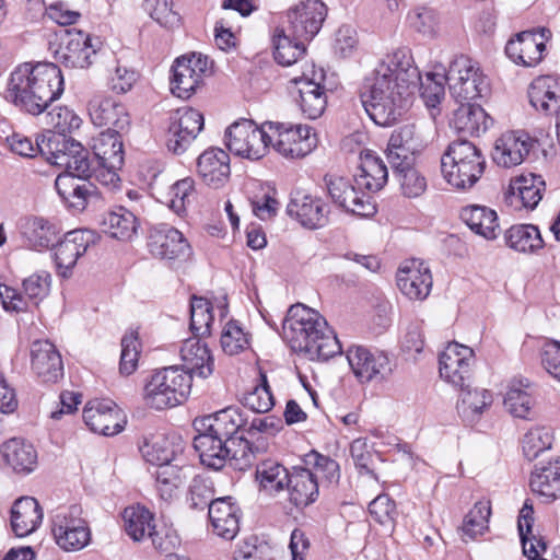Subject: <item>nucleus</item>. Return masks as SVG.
Listing matches in <instances>:
<instances>
[{
  "instance_id": "28",
  "label": "nucleus",
  "mask_w": 560,
  "mask_h": 560,
  "mask_svg": "<svg viewBox=\"0 0 560 560\" xmlns=\"http://www.w3.org/2000/svg\"><path fill=\"white\" fill-rule=\"evenodd\" d=\"M183 369L191 376L207 378L214 371V359L208 345L198 336L186 339L179 350Z\"/></svg>"
},
{
  "instance_id": "35",
  "label": "nucleus",
  "mask_w": 560,
  "mask_h": 560,
  "mask_svg": "<svg viewBox=\"0 0 560 560\" xmlns=\"http://www.w3.org/2000/svg\"><path fill=\"white\" fill-rule=\"evenodd\" d=\"M139 450L143 459L158 468L178 462L182 454L180 444L164 434L145 438Z\"/></svg>"
},
{
  "instance_id": "37",
  "label": "nucleus",
  "mask_w": 560,
  "mask_h": 560,
  "mask_svg": "<svg viewBox=\"0 0 560 560\" xmlns=\"http://www.w3.org/2000/svg\"><path fill=\"white\" fill-rule=\"evenodd\" d=\"M100 225L105 234L126 242L131 241L137 234L139 222L133 212L120 206L105 212Z\"/></svg>"
},
{
  "instance_id": "48",
  "label": "nucleus",
  "mask_w": 560,
  "mask_h": 560,
  "mask_svg": "<svg viewBox=\"0 0 560 560\" xmlns=\"http://www.w3.org/2000/svg\"><path fill=\"white\" fill-rule=\"evenodd\" d=\"M304 39H298L291 32L277 27L273 34L275 59L282 66L295 63L306 51Z\"/></svg>"
},
{
  "instance_id": "50",
  "label": "nucleus",
  "mask_w": 560,
  "mask_h": 560,
  "mask_svg": "<svg viewBox=\"0 0 560 560\" xmlns=\"http://www.w3.org/2000/svg\"><path fill=\"white\" fill-rule=\"evenodd\" d=\"M43 154L54 165L66 167L73 153L80 150V142L67 135H48L43 145Z\"/></svg>"
},
{
  "instance_id": "29",
  "label": "nucleus",
  "mask_w": 560,
  "mask_h": 560,
  "mask_svg": "<svg viewBox=\"0 0 560 560\" xmlns=\"http://www.w3.org/2000/svg\"><path fill=\"white\" fill-rule=\"evenodd\" d=\"M32 369L44 382H56L63 373L61 355L48 340H36L32 345Z\"/></svg>"
},
{
  "instance_id": "53",
  "label": "nucleus",
  "mask_w": 560,
  "mask_h": 560,
  "mask_svg": "<svg viewBox=\"0 0 560 560\" xmlns=\"http://www.w3.org/2000/svg\"><path fill=\"white\" fill-rule=\"evenodd\" d=\"M241 402L243 406L258 413L268 412L273 407V396L265 373H259L258 383L244 393Z\"/></svg>"
},
{
  "instance_id": "63",
  "label": "nucleus",
  "mask_w": 560,
  "mask_h": 560,
  "mask_svg": "<svg viewBox=\"0 0 560 560\" xmlns=\"http://www.w3.org/2000/svg\"><path fill=\"white\" fill-rule=\"evenodd\" d=\"M401 194L407 198H418L427 190V179L415 166L395 175Z\"/></svg>"
},
{
  "instance_id": "4",
  "label": "nucleus",
  "mask_w": 560,
  "mask_h": 560,
  "mask_svg": "<svg viewBox=\"0 0 560 560\" xmlns=\"http://www.w3.org/2000/svg\"><path fill=\"white\" fill-rule=\"evenodd\" d=\"M485 167L481 151L467 140L453 141L441 158L443 177L456 189L471 188L482 176Z\"/></svg>"
},
{
  "instance_id": "17",
  "label": "nucleus",
  "mask_w": 560,
  "mask_h": 560,
  "mask_svg": "<svg viewBox=\"0 0 560 560\" xmlns=\"http://www.w3.org/2000/svg\"><path fill=\"white\" fill-rule=\"evenodd\" d=\"M246 424L241 410L236 407H228L213 415L197 418L194 421V428L197 432L217 435L228 441V445H236L237 447L240 440H246L242 435L237 436V433Z\"/></svg>"
},
{
  "instance_id": "14",
  "label": "nucleus",
  "mask_w": 560,
  "mask_h": 560,
  "mask_svg": "<svg viewBox=\"0 0 560 560\" xmlns=\"http://www.w3.org/2000/svg\"><path fill=\"white\" fill-rule=\"evenodd\" d=\"M202 114L194 108L184 107L171 117L166 132L167 150L174 154L184 153L203 129Z\"/></svg>"
},
{
  "instance_id": "64",
  "label": "nucleus",
  "mask_w": 560,
  "mask_h": 560,
  "mask_svg": "<svg viewBox=\"0 0 560 560\" xmlns=\"http://www.w3.org/2000/svg\"><path fill=\"white\" fill-rule=\"evenodd\" d=\"M532 396L520 387L512 385L504 398V406L516 418L527 419L533 407Z\"/></svg>"
},
{
  "instance_id": "3",
  "label": "nucleus",
  "mask_w": 560,
  "mask_h": 560,
  "mask_svg": "<svg viewBox=\"0 0 560 560\" xmlns=\"http://www.w3.org/2000/svg\"><path fill=\"white\" fill-rule=\"evenodd\" d=\"M283 329L292 350L310 360L326 361L341 352L339 340L325 317L303 304L290 307Z\"/></svg>"
},
{
  "instance_id": "38",
  "label": "nucleus",
  "mask_w": 560,
  "mask_h": 560,
  "mask_svg": "<svg viewBox=\"0 0 560 560\" xmlns=\"http://www.w3.org/2000/svg\"><path fill=\"white\" fill-rule=\"evenodd\" d=\"M545 44L537 42L535 34L523 32L508 42L505 52L517 65L534 67L542 59Z\"/></svg>"
},
{
  "instance_id": "27",
  "label": "nucleus",
  "mask_w": 560,
  "mask_h": 560,
  "mask_svg": "<svg viewBox=\"0 0 560 560\" xmlns=\"http://www.w3.org/2000/svg\"><path fill=\"white\" fill-rule=\"evenodd\" d=\"M290 217L307 229H319L328 222L329 207L317 197L298 192L287 207Z\"/></svg>"
},
{
  "instance_id": "51",
  "label": "nucleus",
  "mask_w": 560,
  "mask_h": 560,
  "mask_svg": "<svg viewBox=\"0 0 560 560\" xmlns=\"http://www.w3.org/2000/svg\"><path fill=\"white\" fill-rule=\"evenodd\" d=\"M290 476L287 468L276 460H264L256 469V479L261 489L269 494L278 493L290 482Z\"/></svg>"
},
{
  "instance_id": "36",
  "label": "nucleus",
  "mask_w": 560,
  "mask_h": 560,
  "mask_svg": "<svg viewBox=\"0 0 560 560\" xmlns=\"http://www.w3.org/2000/svg\"><path fill=\"white\" fill-rule=\"evenodd\" d=\"M68 40L63 47L56 52L57 60L67 68H86L91 65L90 57L95 54L92 49L89 35L81 31H68Z\"/></svg>"
},
{
  "instance_id": "49",
  "label": "nucleus",
  "mask_w": 560,
  "mask_h": 560,
  "mask_svg": "<svg viewBox=\"0 0 560 560\" xmlns=\"http://www.w3.org/2000/svg\"><path fill=\"white\" fill-rule=\"evenodd\" d=\"M504 238L510 248L520 253H534L544 246L540 232L533 224L513 225L506 230Z\"/></svg>"
},
{
  "instance_id": "55",
  "label": "nucleus",
  "mask_w": 560,
  "mask_h": 560,
  "mask_svg": "<svg viewBox=\"0 0 560 560\" xmlns=\"http://www.w3.org/2000/svg\"><path fill=\"white\" fill-rule=\"evenodd\" d=\"M213 314L211 303L199 296H192L190 303V329L195 336L210 335Z\"/></svg>"
},
{
  "instance_id": "6",
  "label": "nucleus",
  "mask_w": 560,
  "mask_h": 560,
  "mask_svg": "<svg viewBox=\"0 0 560 560\" xmlns=\"http://www.w3.org/2000/svg\"><path fill=\"white\" fill-rule=\"evenodd\" d=\"M194 447L199 454L203 466L213 470L222 469L228 460L244 470L254 464L255 454L248 440H240L236 445H228V441L207 432H198L194 439Z\"/></svg>"
},
{
  "instance_id": "54",
  "label": "nucleus",
  "mask_w": 560,
  "mask_h": 560,
  "mask_svg": "<svg viewBox=\"0 0 560 560\" xmlns=\"http://www.w3.org/2000/svg\"><path fill=\"white\" fill-rule=\"evenodd\" d=\"M491 506L487 501H478L464 518L462 533L463 537L474 539L481 536L488 529Z\"/></svg>"
},
{
  "instance_id": "12",
  "label": "nucleus",
  "mask_w": 560,
  "mask_h": 560,
  "mask_svg": "<svg viewBox=\"0 0 560 560\" xmlns=\"http://www.w3.org/2000/svg\"><path fill=\"white\" fill-rule=\"evenodd\" d=\"M440 375L454 387L469 386L475 364L474 350L458 342H451L440 354Z\"/></svg>"
},
{
  "instance_id": "41",
  "label": "nucleus",
  "mask_w": 560,
  "mask_h": 560,
  "mask_svg": "<svg viewBox=\"0 0 560 560\" xmlns=\"http://www.w3.org/2000/svg\"><path fill=\"white\" fill-rule=\"evenodd\" d=\"M534 508L530 500H526L520 511L517 528L522 541L524 555L529 560L537 557L546 550V542L539 535L533 533Z\"/></svg>"
},
{
  "instance_id": "39",
  "label": "nucleus",
  "mask_w": 560,
  "mask_h": 560,
  "mask_svg": "<svg viewBox=\"0 0 560 560\" xmlns=\"http://www.w3.org/2000/svg\"><path fill=\"white\" fill-rule=\"evenodd\" d=\"M318 480L307 468H294L287 485L290 502L296 508L312 504L318 497Z\"/></svg>"
},
{
  "instance_id": "32",
  "label": "nucleus",
  "mask_w": 560,
  "mask_h": 560,
  "mask_svg": "<svg viewBox=\"0 0 560 560\" xmlns=\"http://www.w3.org/2000/svg\"><path fill=\"white\" fill-rule=\"evenodd\" d=\"M460 105L454 110L451 119V127L457 132L470 136H480L492 125V118L480 105L469 102H459Z\"/></svg>"
},
{
  "instance_id": "33",
  "label": "nucleus",
  "mask_w": 560,
  "mask_h": 560,
  "mask_svg": "<svg viewBox=\"0 0 560 560\" xmlns=\"http://www.w3.org/2000/svg\"><path fill=\"white\" fill-rule=\"evenodd\" d=\"M43 521V510L36 499L22 497L11 509V527L18 537L34 533Z\"/></svg>"
},
{
  "instance_id": "5",
  "label": "nucleus",
  "mask_w": 560,
  "mask_h": 560,
  "mask_svg": "<svg viewBox=\"0 0 560 560\" xmlns=\"http://www.w3.org/2000/svg\"><path fill=\"white\" fill-rule=\"evenodd\" d=\"M191 375L173 365L154 371L144 383L143 400L156 410L173 408L185 402L191 390Z\"/></svg>"
},
{
  "instance_id": "1",
  "label": "nucleus",
  "mask_w": 560,
  "mask_h": 560,
  "mask_svg": "<svg viewBox=\"0 0 560 560\" xmlns=\"http://www.w3.org/2000/svg\"><path fill=\"white\" fill-rule=\"evenodd\" d=\"M445 75L428 73L421 81L411 51L400 47L387 55L366 79L361 103L369 117L378 126H390L410 105L416 91H421L425 105L435 107L444 96Z\"/></svg>"
},
{
  "instance_id": "59",
  "label": "nucleus",
  "mask_w": 560,
  "mask_h": 560,
  "mask_svg": "<svg viewBox=\"0 0 560 560\" xmlns=\"http://www.w3.org/2000/svg\"><path fill=\"white\" fill-rule=\"evenodd\" d=\"M388 143L415 153H419L424 147L422 135L415 124L404 125L396 129Z\"/></svg>"
},
{
  "instance_id": "56",
  "label": "nucleus",
  "mask_w": 560,
  "mask_h": 560,
  "mask_svg": "<svg viewBox=\"0 0 560 560\" xmlns=\"http://www.w3.org/2000/svg\"><path fill=\"white\" fill-rule=\"evenodd\" d=\"M45 119L46 126L54 130V132L49 130L48 135L70 133L73 130L79 129L82 122V119L67 106H58L52 108L47 113Z\"/></svg>"
},
{
  "instance_id": "22",
  "label": "nucleus",
  "mask_w": 560,
  "mask_h": 560,
  "mask_svg": "<svg viewBox=\"0 0 560 560\" xmlns=\"http://www.w3.org/2000/svg\"><path fill=\"white\" fill-rule=\"evenodd\" d=\"M397 287L410 300H424L432 288V276L429 266L419 259L405 261L397 272Z\"/></svg>"
},
{
  "instance_id": "58",
  "label": "nucleus",
  "mask_w": 560,
  "mask_h": 560,
  "mask_svg": "<svg viewBox=\"0 0 560 560\" xmlns=\"http://www.w3.org/2000/svg\"><path fill=\"white\" fill-rule=\"evenodd\" d=\"M552 434L545 427H536L527 431L522 441V448L525 457L533 460L538 455L549 450L552 445Z\"/></svg>"
},
{
  "instance_id": "21",
  "label": "nucleus",
  "mask_w": 560,
  "mask_h": 560,
  "mask_svg": "<svg viewBox=\"0 0 560 560\" xmlns=\"http://www.w3.org/2000/svg\"><path fill=\"white\" fill-rule=\"evenodd\" d=\"M534 145L526 132L508 131L495 140L491 156L498 166L510 168L522 164Z\"/></svg>"
},
{
  "instance_id": "25",
  "label": "nucleus",
  "mask_w": 560,
  "mask_h": 560,
  "mask_svg": "<svg viewBox=\"0 0 560 560\" xmlns=\"http://www.w3.org/2000/svg\"><path fill=\"white\" fill-rule=\"evenodd\" d=\"M209 518L213 533L226 540H232L240 530L241 508L235 500L220 497L209 505Z\"/></svg>"
},
{
  "instance_id": "9",
  "label": "nucleus",
  "mask_w": 560,
  "mask_h": 560,
  "mask_svg": "<svg viewBox=\"0 0 560 560\" xmlns=\"http://www.w3.org/2000/svg\"><path fill=\"white\" fill-rule=\"evenodd\" d=\"M266 127L267 122L259 127L249 119L235 121L225 131V145L237 156L259 160L268 152V140H271Z\"/></svg>"
},
{
  "instance_id": "44",
  "label": "nucleus",
  "mask_w": 560,
  "mask_h": 560,
  "mask_svg": "<svg viewBox=\"0 0 560 560\" xmlns=\"http://www.w3.org/2000/svg\"><path fill=\"white\" fill-rule=\"evenodd\" d=\"M462 220L476 234L486 240H494L498 236L499 223L497 212L483 206H469L462 210Z\"/></svg>"
},
{
  "instance_id": "13",
  "label": "nucleus",
  "mask_w": 560,
  "mask_h": 560,
  "mask_svg": "<svg viewBox=\"0 0 560 560\" xmlns=\"http://www.w3.org/2000/svg\"><path fill=\"white\" fill-rule=\"evenodd\" d=\"M347 360L360 383L384 381L392 374L390 360L380 350L351 346L347 350Z\"/></svg>"
},
{
  "instance_id": "2",
  "label": "nucleus",
  "mask_w": 560,
  "mask_h": 560,
  "mask_svg": "<svg viewBox=\"0 0 560 560\" xmlns=\"http://www.w3.org/2000/svg\"><path fill=\"white\" fill-rule=\"evenodd\" d=\"M63 77L51 62H30L18 66L10 74L7 100L20 112L38 116L63 93Z\"/></svg>"
},
{
  "instance_id": "30",
  "label": "nucleus",
  "mask_w": 560,
  "mask_h": 560,
  "mask_svg": "<svg viewBox=\"0 0 560 560\" xmlns=\"http://www.w3.org/2000/svg\"><path fill=\"white\" fill-rule=\"evenodd\" d=\"M359 160L360 172L354 176L357 186L373 192L381 190L388 179V170L383 160L368 149L359 150Z\"/></svg>"
},
{
  "instance_id": "42",
  "label": "nucleus",
  "mask_w": 560,
  "mask_h": 560,
  "mask_svg": "<svg viewBox=\"0 0 560 560\" xmlns=\"http://www.w3.org/2000/svg\"><path fill=\"white\" fill-rule=\"evenodd\" d=\"M124 132L102 131L93 138L92 149L98 163L110 167H121L124 164Z\"/></svg>"
},
{
  "instance_id": "61",
  "label": "nucleus",
  "mask_w": 560,
  "mask_h": 560,
  "mask_svg": "<svg viewBox=\"0 0 560 560\" xmlns=\"http://www.w3.org/2000/svg\"><path fill=\"white\" fill-rule=\"evenodd\" d=\"M410 26L427 37H434L439 30V18L433 9L417 8L408 15Z\"/></svg>"
},
{
  "instance_id": "31",
  "label": "nucleus",
  "mask_w": 560,
  "mask_h": 560,
  "mask_svg": "<svg viewBox=\"0 0 560 560\" xmlns=\"http://www.w3.org/2000/svg\"><path fill=\"white\" fill-rule=\"evenodd\" d=\"M197 172L208 186H222L231 174L229 154L219 148L206 150L198 158Z\"/></svg>"
},
{
  "instance_id": "16",
  "label": "nucleus",
  "mask_w": 560,
  "mask_h": 560,
  "mask_svg": "<svg viewBox=\"0 0 560 560\" xmlns=\"http://www.w3.org/2000/svg\"><path fill=\"white\" fill-rule=\"evenodd\" d=\"M209 58L201 54L184 55L175 60L172 68V92L180 98H188L202 82L209 69Z\"/></svg>"
},
{
  "instance_id": "11",
  "label": "nucleus",
  "mask_w": 560,
  "mask_h": 560,
  "mask_svg": "<svg viewBox=\"0 0 560 560\" xmlns=\"http://www.w3.org/2000/svg\"><path fill=\"white\" fill-rule=\"evenodd\" d=\"M82 514L83 510L80 505H71L59 510L52 516L54 538L65 551L81 550L91 540V530Z\"/></svg>"
},
{
  "instance_id": "15",
  "label": "nucleus",
  "mask_w": 560,
  "mask_h": 560,
  "mask_svg": "<svg viewBox=\"0 0 560 560\" xmlns=\"http://www.w3.org/2000/svg\"><path fill=\"white\" fill-rule=\"evenodd\" d=\"M100 236L96 232L89 229H77L65 234L63 238L55 246V262L58 273L68 278L71 275L78 259L83 256L88 249L98 242Z\"/></svg>"
},
{
  "instance_id": "8",
  "label": "nucleus",
  "mask_w": 560,
  "mask_h": 560,
  "mask_svg": "<svg viewBox=\"0 0 560 560\" xmlns=\"http://www.w3.org/2000/svg\"><path fill=\"white\" fill-rule=\"evenodd\" d=\"M268 132L273 150L284 159L295 160L306 156L317 144L315 133L307 125L268 121Z\"/></svg>"
},
{
  "instance_id": "57",
  "label": "nucleus",
  "mask_w": 560,
  "mask_h": 560,
  "mask_svg": "<svg viewBox=\"0 0 560 560\" xmlns=\"http://www.w3.org/2000/svg\"><path fill=\"white\" fill-rule=\"evenodd\" d=\"M220 342L226 354L234 355L249 347V337L236 320H229L222 329Z\"/></svg>"
},
{
  "instance_id": "24",
  "label": "nucleus",
  "mask_w": 560,
  "mask_h": 560,
  "mask_svg": "<svg viewBox=\"0 0 560 560\" xmlns=\"http://www.w3.org/2000/svg\"><path fill=\"white\" fill-rule=\"evenodd\" d=\"M316 78L320 80L324 78L323 70L319 72L312 70V77L304 72L301 77L291 79L298 88L301 110L310 119L320 117L327 105L325 89Z\"/></svg>"
},
{
  "instance_id": "40",
  "label": "nucleus",
  "mask_w": 560,
  "mask_h": 560,
  "mask_svg": "<svg viewBox=\"0 0 560 560\" xmlns=\"http://www.w3.org/2000/svg\"><path fill=\"white\" fill-rule=\"evenodd\" d=\"M530 488L548 501L560 498V457L535 468L530 476Z\"/></svg>"
},
{
  "instance_id": "26",
  "label": "nucleus",
  "mask_w": 560,
  "mask_h": 560,
  "mask_svg": "<svg viewBox=\"0 0 560 560\" xmlns=\"http://www.w3.org/2000/svg\"><path fill=\"white\" fill-rule=\"evenodd\" d=\"M90 117L95 126L105 127V131L127 132L130 115L125 105L113 98L94 100L89 105Z\"/></svg>"
},
{
  "instance_id": "46",
  "label": "nucleus",
  "mask_w": 560,
  "mask_h": 560,
  "mask_svg": "<svg viewBox=\"0 0 560 560\" xmlns=\"http://www.w3.org/2000/svg\"><path fill=\"white\" fill-rule=\"evenodd\" d=\"M3 457L16 472H31L37 464L34 446L20 439H11L2 446Z\"/></svg>"
},
{
  "instance_id": "45",
  "label": "nucleus",
  "mask_w": 560,
  "mask_h": 560,
  "mask_svg": "<svg viewBox=\"0 0 560 560\" xmlns=\"http://www.w3.org/2000/svg\"><path fill=\"white\" fill-rule=\"evenodd\" d=\"M460 389L457 402V411L467 423L476 422L483 411L492 404V395L487 389L470 388L465 386Z\"/></svg>"
},
{
  "instance_id": "23",
  "label": "nucleus",
  "mask_w": 560,
  "mask_h": 560,
  "mask_svg": "<svg viewBox=\"0 0 560 560\" xmlns=\"http://www.w3.org/2000/svg\"><path fill=\"white\" fill-rule=\"evenodd\" d=\"M545 189L546 184L540 175H521L510 182L504 200L514 210H533L541 200Z\"/></svg>"
},
{
  "instance_id": "47",
  "label": "nucleus",
  "mask_w": 560,
  "mask_h": 560,
  "mask_svg": "<svg viewBox=\"0 0 560 560\" xmlns=\"http://www.w3.org/2000/svg\"><path fill=\"white\" fill-rule=\"evenodd\" d=\"M126 534L135 541H141L149 535H154V516L141 505L128 506L122 513Z\"/></svg>"
},
{
  "instance_id": "60",
  "label": "nucleus",
  "mask_w": 560,
  "mask_h": 560,
  "mask_svg": "<svg viewBox=\"0 0 560 560\" xmlns=\"http://www.w3.org/2000/svg\"><path fill=\"white\" fill-rule=\"evenodd\" d=\"M139 354L138 334L136 331L127 332L121 339L120 374L130 375L136 371Z\"/></svg>"
},
{
  "instance_id": "34",
  "label": "nucleus",
  "mask_w": 560,
  "mask_h": 560,
  "mask_svg": "<svg viewBox=\"0 0 560 560\" xmlns=\"http://www.w3.org/2000/svg\"><path fill=\"white\" fill-rule=\"evenodd\" d=\"M530 105L546 115L557 113L560 108V82L551 75L536 78L529 85Z\"/></svg>"
},
{
  "instance_id": "20",
  "label": "nucleus",
  "mask_w": 560,
  "mask_h": 560,
  "mask_svg": "<svg viewBox=\"0 0 560 560\" xmlns=\"http://www.w3.org/2000/svg\"><path fill=\"white\" fill-rule=\"evenodd\" d=\"M85 424L95 433L113 436L124 430L126 417L112 400H91L83 409Z\"/></svg>"
},
{
  "instance_id": "62",
  "label": "nucleus",
  "mask_w": 560,
  "mask_h": 560,
  "mask_svg": "<svg viewBox=\"0 0 560 560\" xmlns=\"http://www.w3.org/2000/svg\"><path fill=\"white\" fill-rule=\"evenodd\" d=\"M46 135L38 136L33 140L22 133L14 132L7 138L10 150L22 158L32 159L37 154H43V145L45 143Z\"/></svg>"
},
{
  "instance_id": "10",
  "label": "nucleus",
  "mask_w": 560,
  "mask_h": 560,
  "mask_svg": "<svg viewBox=\"0 0 560 560\" xmlns=\"http://www.w3.org/2000/svg\"><path fill=\"white\" fill-rule=\"evenodd\" d=\"M323 182L336 207L359 217H370L376 212L371 197L357 186L354 179L331 173L326 174Z\"/></svg>"
},
{
  "instance_id": "43",
  "label": "nucleus",
  "mask_w": 560,
  "mask_h": 560,
  "mask_svg": "<svg viewBox=\"0 0 560 560\" xmlns=\"http://www.w3.org/2000/svg\"><path fill=\"white\" fill-rule=\"evenodd\" d=\"M22 235L27 245L35 250L49 248L57 240V226L44 218H28L21 226Z\"/></svg>"
},
{
  "instance_id": "19",
  "label": "nucleus",
  "mask_w": 560,
  "mask_h": 560,
  "mask_svg": "<svg viewBox=\"0 0 560 560\" xmlns=\"http://www.w3.org/2000/svg\"><path fill=\"white\" fill-rule=\"evenodd\" d=\"M148 247L154 257L165 260H185L191 254V247L183 233L167 224L151 229Z\"/></svg>"
},
{
  "instance_id": "7",
  "label": "nucleus",
  "mask_w": 560,
  "mask_h": 560,
  "mask_svg": "<svg viewBox=\"0 0 560 560\" xmlns=\"http://www.w3.org/2000/svg\"><path fill=\"white\" fill-rule=\"evenodd\" d=\"M452 96L457 102H469L489 93V81L477 62L466 56L456 57L445 74Z\"/></svg>"
},
{
  "instance_id": "18",
  "label": "nucleus",
  "mask_w": 560,
  "mask_h": 560,
  "mask_svg": "<svg viewBox=\"0 0 560 560\" xmlns=\"http://www.w3.org/2000/svg\"><path fill=\"white\" fill-rule=\"evenodd\" d=\"M327 8L320 0H306L288 11L289 28L298 39L311 40L322 28Z\"/></svg>"
},
{
  "instance_id": "52",
  "label": "nucleus",
  "mask_w": 560,
  "mask_h": 560,
  "mask_svg": "<svg viewBox=\"0 0 560 560\" xmlns=\"http://www.w3.org/2000/svg\"><path fill=\"white\" fill-rule=\"evenodd\" d=\"M187 478L185 468L177 462L162 466L155 471L156 489L162 500H171Z\"/></svg>"
}]
</instances>
